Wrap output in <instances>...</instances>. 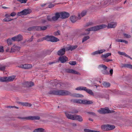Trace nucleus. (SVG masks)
Listing matches in <instances>:
<instances>
[{
  "mask_svg": "<svg viewBox=\"0 0 132 132\" xmlns=\"http://www.w3.org/2000/svg\"><path fill=\"white\" fill-rule=\"evenodd\" d=\"M48 94L59 96H65L70 95L71 96L76 97H84L83 95L75 93L71 95V93L69 91L63 90H51L48 92Z\"/></svg>",
  "mask_w": 132,
  "mask_h": 132,
  "instance_id": "obj_1",
  "label": "nucleus"
},
{
  "mask_svg": "<svg viewBox=\"0 0 132 132\" xmlns=\"http://www.w3.org/2000/svg\"><path fill=\"white\" fill-rule=\"evenodd\" d=\"M106 25H105L101 24L91 27L85 30L86 31H88L86 33H82L81 35H88L89 34V31H96L102 28H106Z\"/></svg>",
  "mask_w": 132,
  "mask_h": 132,
  "instance_id": "obj_2",
  "label": "nucleus"
},
{
  "mask_svg": "<svg viewBox=\"0 0 132 132\" xmlns=\"http://www.w3.org/2000/svg\"><path fill=\"white\" fill-rule=\"evenodd\" d=\"M65 116L69 119L72 120H77L79 121H82L83 119L80 116L77 115H72L69 114L67 113H65Z\"/></svg>",
  "mask_w": 132,
  "mask_h": 132,
  "instance_id": "obj_3",
  "label": "nucleus"
},
{
  "mask_svg": "<svg viewBox=\"0 0 132 132\" xmlns=\"http://www.w3.org/2000/svg\"><path fill=\"white\" fill-rule=\"evenodd\" d=\"M17 118L24 120H39L40 118V117L38 116H30L26 117H18Z\"/></svg>",
  "mask_w": 132,
  "mask_h": 132,
  "instance_id": "obj_4",
  "label": "nucleus"
},
{
  "mask_svg": "<svg viewBox=\"0 0 132 132\" xmlns=\"http://www.w3.org/2000/svg\"><path fill=\"white\" fill-rule=\"evenodd\" d=\"M113 111H111L108 108H101L100 109L97 110V111L100 114H105L107 113H110L113 112Z\"/></svg>",
  "mask_w": 132,
  "mask_h": 132,
  "instance_id": "obj_5",
  "label": "nucleus"
},
{
  "mask_svg": "<svg viewBox=\"0 0 132 132\" xmlns=\"http://www.w3.org/2000/svg\"><path fill=\"white\" fill-rule=\"evenodd\" d=\"M59 15L58 13H55V16H53L52 18L50 16H47V19L48 21H55L57 20L59 18Z\"/></svg>",
  "mask_w": 132,
  "mask_h": 132,
  "instance_id": "obj_6",
  "label": "nucleus"
},
{
  "mask_svg": "<svg viewBox=\"0 0 132 132\" xmlns=\"http://www.w3.org/2000/svg\"><path fill=\"white\" fill-rule=\"evenodd\" d=\"M56 13H58L59 15V18H60L62 19H65L69 16V13L65 12H62L60 13L57 12Z\"/></svg>",
  "mask_w": 132,
  "mask_h": 132,
  "instance_id": "obj_7",
  "label": "nucleus"
},
{
  "mask_svg": "<svg viewBox=\"0 0 132 132\" xmlns=\"http://www.w3.org/2000/svg\"><path fill=\"white\" fill-rule=\"evenodd\" d=\"M80 88L81 90H83L85 91L90 95L93 96L94 95L92 91V90L88 89H87L86 87H85L80 86Z\"/></svg>",
  "mask_w": 132,
  "mask_h": 132,
  "instance_id": "obj_8",
  "label": "nucleus"
},
{
  "mask_svg": "<svg viewBox=\"0 0 132 132\" xmlns=\"http://www.w3.org/2000/svg\"><path fill=\"white\" fill-rule=\"evenodd\" d=\"M12 39L14 41H20L23 39L22 36L20 34H19L16 36L12 38Z\"/></svg>",
  "mask_w": 132,
  "mask_h": 132,
  "instance_id": "obj_9",
  "label": "nucleus"
},
{
  "mask_svg": "<svg viewBox=\"0 0 132 132\" xmlns=\"http://www.w3.org/2000/svg\"><path fill=\"white\" fill-rule=\"evenodd\" d=\"M65 71L68 73H70L77 75H80V73L72 69H66Z\"/></svg>",
  "mask_w": 132,
  "mask_h": 132,
  "instance_id": "obj_10",
  "label": "nucleus"
},
{
  "mask_svg": "<svg viewBox=\"0 0 132 132\" xmlns=\"http://www.w3.org/2000/svg\"><path fill=\"white\" fill-rule=\"evenodd\" d=\"M78 47L77 45H70L69 47H65V50L66 51H72L76 49Z\"/></svg>",
  "mask_w": 132,
  "mask_h": 132,
  "instance_id": "obj_11",
  "label": "nucleus"
},
{
  "mask_svg": "<svg viewBox=\"0 0 132 132\" xmlns=\"http://www.w3.org/2000/svg\"><path fill=\"white\" fill-rule=\"evenodd\" d=\"M68 58L65 56H60L59 58V60L61 62L63 63L68 61Z\"/></svg>",
  "mask_w": 132,
  "mask_h": 132,
  "instance_id": "obj_12",
  "label": "nucleus"
},
{
  "mask_svg": "<svg viewBox=\"0 0 132 132\" xmlns=\"http://www.w3.org/2000/svg\"><path fill=\"white\" fill-rule=\"evenodd\" d=\"M17 103L18 104H20L23 106L30 107L32 106L31 104L28 102H22L18 101L17 102Z\"/></svg>",
  "mask_w": 132,
  "mask_h": 132,
  "instance_id": "obj_13",
  "label": "nucleus"
},
{
  "mask_svg": "<svg viewBox=\"0 0 132 132\" xmlns=\"http://www.w3.org/2000/svg\"><path fill=\"white\" fill-rule=\"evenodd\" d=\"M65 48L61 49L57 52V54L59 55H64L65 51Z\"/></svg>",
  "mask_w": 132,
  "mask_h": 132,
  "instance_id": "obj_14",
  "label": "nucleus"
},
{
  "mask_svg": "<svg viewBox=\"0 0 132 132\" xmlns=\"http://www.w3.org/2000/svg\"><path fill=\"white\" fill-rule=\"evenodd\" d=\"M121 67L127 68L132 69V65L130 64L125 63L121 64Z\"/></svg>",
  "mask_w": 132,
  "mask_h": 132,
  "instance_id": "obj_15",
  "label": "nucleus"
},
{
  "mask_svg": "<svg viewBox=\"0 0 132 132\" xmlns=\"http://www.w3.org/2000/svg\"><path fill=\"white\" fill-rule=\"evenodd\" d=\"M20 49V47L18 46H16L15 47H13L12 48H11V52H14L16 51H19Z\"/></svg>",
  "mask_w": 132,
  "mask_h": 132,
  "instance_id": "obj_16",
  "label": "nucleus"
},
{
  "mask_svg": "<svg viewBox=\"0 0 132 132\" xmlns=\"http://www.w3.org/2000/svg\"><path fill=\"white\" fill-rule=\"evenodd\" d=\"M117 25V23L115 22H111L108 23V28H114Z\"/></svg>",
  "mask_w": 132,
  "mask_h": 132,
  "instance_id": "obj_17",
  "label": "nucleus"
},
{
  "mask_svg": "<svg viewBox=\"0 0 132 132\" xmlns=\"http://www.w3.org/2000/svg\"><path fill=\"white\" fill-rule=\"evenodd\" d=\"M59 39L53 36H51L50 41L52 42H55L59 41Z\"/></svg>",
  "mask_w": 132,
  "mask_h": 132,
  "instance_id": "obj_18",
  "label": "nucleus"
},
{
  "mask_svg": "<svg viewBox=\"0 0 132 132\" xmlns=\"http://www.w3.org/2000/svg\"><path fill=\"white\" fill-rule=\"evenodd\" d=\"M46 131L42 128L36 129L34 130L33 132H46Z\"/></svg>",
  "mask_w": 132,
  "mask_h": 132,
  "instance_id": "obj_19",
  "label": "nucleus"
},
{
  "mask_svg": "<svg viewBox=\"0 0 132 132\" xmlns=\"http://www.w3.org/2000/svg\"><path fill=\"white\" fill-rule=\"evenodd\" d=\"M23 15H26L30 14L31 12V10L30 9H26L23 10Z\"/></svg>",
  "mask_w": 132,
  "mask_h": 132,
  "instance_id": "obj_20",
  "label": "nucleus"
},
{
  "mask_svg": "<svg viewBox=\"0 0 132 132\" xmlns=\"http://www.w3.org/2000/svg\"><path fill=\"white\" fill-rule=\"evenodd\" d=\"M73 102L76 103L83 104V100H82L81 99H73L72 100Z\"/></svg>",
  "mask_w": 132,
  "mask_h": 132,
  "instance_id": "obj_21",
  "label": "nucleus"
},
{
  "mask_svg": "<svg viewBox=\"0 0 132 132\" xmlns=\"http://www.w3.org/2000/svg\"><path fill=\"white\" fill-rule=\"evenodd\" d=\"M70 19L72 22L74 23L77 20L78 18L75 15L72 16H70Z\"/></svg>",
  "mask_w": 132,
  "mask_h": 132,
  "instance_id": "obj_22",
  "label": "nucleus"
},
{
  "mask_svg": "<svg viewBox=\"0 0 132 132\" xmlns=\"http://www.w3.org/2000/svg\"><path fill=\"white\" fill-rule=\"evenodd\" d=\"M26 86L28 87H31L34 85V83L32 81L27 82H25Z\"/></svg>",
  "mask_w": 132,
  "mask_h": 132,
  "instance_id": "obj_23",
  "label": "nucleus"
},
{
  "mask_svg": "<svg viewBox=\"0 0 132 132\" xmlns=\"http://www.w3.org/2000/svg\"><path fill=\"white\" fill-rule=\"evenodd\" d=\"M93 102L92 101H88L87 100H83V104H92Z\"/></svg>",
  "mask_w": 132,
  "mask_h": 132,
  "instance_id": "obj_24",
  "label": "nucleus"
},
{
  "mask_svg": "<svg viewBox=\"0 0 132 132\" xmlns=\"http://www.w3.org/2000/svg\"><path fill=\"white\" fill-rule=\"evenodd\" d=\"M15 77V76H12L9 77H7V81H13Z\"/></svg>",
  "mask_w": 132,
  "mask_h": 132,
  "instance_id": "obj_25",
  "label": "nucleus"
},
{
  "mask_svg": "<svg viewBox=\"0 0 132 132\" xmlns=\"http://www.w3.org/2000/svg\"><path fill=\"white\" fill-rule=\"evenodd\" d=\"M86 14V11H83L81 13L78 15V19H80L81 18L80 16L83 17Z\"/></svg>",
  "mask_w": 132,
  "mask_h": 132,
  "instance_id": "obj_26",
  "label": "nucleus"
},
{
  "mask_svg": "<svg viewBox=\"0 0 132 132\" xmlns=\"http://www.w3.org/2000/svg\"><path fill=\"white\" fill-rule=\"evenodd\" d=\"M102 85L103 86L105 87H109L110 86V84L109 82H104L102 83Z\"/></svg>",
  "mask_w": 132,
  "mask_h": 132,
  "instance_id": "obj_27",
  "label": "nucleus"
},
{
  "mask_svg": "<svg viewBox=\"0 0 132 132\" xmlns=\"http://www.w3.org/2000/svg\"><path fill=\"white\" fill-rule=\"evenodd\" d=\"M94 96H95V97L96 98H102L104 96L102 94H101V93H98L96 94H95V95Z\"/></svg>",
  "mask_w": 132,
  "mask_h": 132,
  "instance_id": "obj_28",
  "label": "nucleus"
},
{
  "mask_svg": "<svg viewBox=\"0 0 132 132\" xmlns=\"http://www.w3.org/2000/svg\"><path fill=\"white\" fill-rule=\"evenodd\" d=\"M111 54L110 53H108L102 55L101 56L102 58H106L108 57L109 56H111Z\"/></svg>",
  "mask_w": 132,
  "mask_h": 132,
  "instance_id": "obj_29",
  "label": "nucleus"
},
{
  "mask_svg": "<svg viewBox=\"0 0 132 132\" xmlns=\"http://www.w3.org/2000/svg\"><path fill=\"white\" fill-rule=\"evenodd\" d=\"M108 129L111 130L114 129L115 128V126L113 125H108Z\"/></svg>",
  "mask_w": 132,
  "mask_h": 132,
  "instance_id": "obj_30",
  "label": "nucleus"
},
{
  "mask_svg": "<svg viewBox=\"0 0 132 132\" xmlns=\"http://www.w3.org/2000/svg\"><path fill=\"white\" fill-rule=\"evenodd\" d=\"M7 77H0V81L3 82L7 81Z\"/></svg>",
  "mask_w": 132,
  "mask_h": 132,
  "instance_id": "obj_31",
  "label": "nucleus"
},
{
  "mask_svg": "<svg viewBox=\"0 0 132 132\" xmlns=\"http://www.w3.org/2000/svg\"><path fill=\"white\" fill-rule=\"evenodd\" d=\"M108 125H104L101 126V129L104 130H106L108 129Z\"/></svg>",
  "mask_w": 132,
  "mask_h": 132,
  "instance_id": "obj_32",
  "label": "nucleus"
},
{
  "mask_svg": "<svg viewBox=\"0 0 132 132\" xmlns=\"http://www.w3.org/2000/svg\"><path fill=\"white\" fill-rule=\"evenodd\" d=\"M26 65L25 69H28L31 68L32 67V65L30 64H25Z\"/></svg>",
  "mask_w": 132,
  "mask_h": 132,
  "instance_id": "obj_33",
  "label": "nucleus"
},
{
  "mask_svg": "<svg viewBox=\"0 0 132 132\" xmlns=\"http://www.w3.org/2000/svg\"><path fill=\"white\" fill-rule=\"evenodd\" d=\"M89 38V36H85L82 39V42L83 43L84 42L87 40Z\"/></svg>",
  "mask_w": 132,
  "mask_h": 132,
  "instance_id": "obj_34",
  "label": "nucleus"
},
{
  "mask_svg": "<svg viewBox=\"0 0 132 132\" xmlns=\"http://www.w3.org/2000/svg\"><path fill=\"white\" fill-rule=\"evenodd\" d=\"M51 36H46L44 37V39L48 41H50Z\"/></svg>",
  "mask_w": 132,
  "mask_h": 132,
  "instance_id": "obj_35",
  "label": "nucleus"
},
{
  "mask_svg": "<svg viewBox=\"0 0 132 132\" xmlns=\"http://www.w3.org/2000/svg\"><path fill=\"white\" fill-rule=\"evenodd\" d=\"M102 71L103 74L105 75H108L109 74V72L106 70V69H103Z\"/></svg>",
  "mask_w": 132,
  "mask_h": 132,
  "instance_id": "obj_36",
  "label": "nucleus"
},
{
  "mask_svg": "<svg viewBox=\"0 0 132 132\" xmlns=\"http://www.w3.org/2000/svg\"><path fill=\"white\" fill-rule=\"evenodd\" d=\"M99 68H102L103 69H107V67L105 65L103 64H101L99 65Z\"/></svg>",
  "mask_w": 132,
  "mask_h": 132,
  "instance_id": "obj_37",
  "label": "nucleus"
},
{
  "mask_svg": "<svg viewBox=\"0 0 132 132\" xmlns=\"http://www.w3.org/2000/svg\"><path fill=\"white\" fill-rule=\"evenodd\" d=\"M118 53L119 55H124L126 57L128 56V55L127 54L125 53L119 51L118 52Z\"/></svg>",
  "mask_w": 132,
  "mask_h": 132,
  "instance_id": "obj_38",
  "label": "nucleus"
},
{
  "mask_svg": "<svg viewBox=\"0 0 132 132\" xmlns=\"http://www.w3.org/2000/svg\"><path fill=\"white\" fill-rule=\"evenodd\" d=\"M34 30H40V26H34Z\"/></svg>",
  "mask_w": 132,
  "mask_h": 132,
  "instance_id": "obj_39",
  "label": "nucleus"
},
{
  "mask_svg": "<svg viewBox=\"0 0 132 132\" xmlns=\"http://www.w3.org/2000/svg\"><path fill=\"white\" fill-rule=\"evenodd\" d=\"M69 64L72 65H75L76 64V61H70L69 62Z\"/></svg>",
  "mask_w": 132,
  "mask_h": 132,
  "instance_id": "obj_40",
  "label": "nucleus"
},
{
  "mask_svg": "<svg viewBox=\"0 0 132 132\" xmlns=\"http://www.w3.org/2000/svg\"><path fill=\"white\" fill-rule=\"evenodd\" d=\"M6 66L4 65H0V70L3 71L5 70Z\"/></svg>",
  "mask_w": 132,
  "mask_h": 132,
  "instance_id": "obj_41",
  "label": "nucleus"
},
{
  "mask_svg": "<svg viewBox=\"0 0 132 132\" xmlns=\"http://www.w3.org/2000/svg\"><path fill=\"white\" fill-rule=\"evenodd\" d=\"M26 66L25 64L20 65L18 66V67L19 68L25 69Z\"/></svg>",
  "mask_w": 132,
  "mask_h": 132,
  "instance_id": "obj_42",
  "label": "nucleus"
},
{
  "mask_svg": "<svg viewBox=\"0 0 132 132\" xmlns=\"http://www.w3.org/2000/svg\"><path fill=\"white\" fill-rule=\"evenodd\" d=\"M47 28V27L45 26L40 27V30H44Z\"/></svg>",
  "mask_w": 132,
  "mask_h": 132,
  "instance_id": "obj_43",
  "label": "nucleus"
},
{
  "mask_svg": "<svg viewBox=\"0 0 132 132\" xmlns=\"http://www.w3.org/2000/svg\"><path fill=\"white\" fill-rule=\"evenodd\" d=\"M60 31L58 30L57 31L55 32L54 33V35L55 36H57L60 35Z\"/></svg>",
  "mask_w": 132,
  "mask_h": 132,
  "instance_id": "obj_44",
  "label": "nucleus"
},
{
  "mask_svg": "<svg viewBox=\"0 0 132 132\" xmlns=\"http://www.w3.org/2000/svg\"><path fill=\"white\" fill-rule=\"evenodd\" d=\"M113 0H109L105 2L104 3L105 4H106L108 3L110 4L113 2Z\"/></svg>",
  "mask_w": 132,
  "mask_h": 132,
  "instance_id": "obj_45",
  "label": "nucleus"
},
{
  "mask_svg": "<svg viewBox=\"0 0 132 132\" xmlns=\"http://www.w3.org/2000/svg\"><path fill=\"white\" fill-rule=\"evenodd\" d=\"M34 26L30 27L28 28L27 30L29 31H32L34 30Z\"/></svg>",
  "mask_w": 132,
  "mask_h": 132,
  "instance_id": "obj_46",
  "label": "nucleus"
},
{
  "mask_svg": "<svg viewBox=\"0 0 132 132\" xmlns=\"http://www.w3.org/2000/svg\"><path fill=\"white\" fill-rule=\"evenodd\" d=\"M7 42L8 45H11L12 44V40L10 39H8L7 40Z\"/></svg>",
  "mask_w": 132,
  "mask_h": 132,
  "instance_id": "obj_47",
  "label": "nucleus"
},
{
  "mask_svg": "<svg viewBox=\"0 0 132 132\" xmlns=\"http://www.w3.org/2000/svg\"><path fill=\"white\" fill-rule=\"evenodd\" d=\"M123 35L125 37L127 38H129L131 37V36L130 35L126 34H124Z\"/></svg>",
  "mask_w": 132,
  "mask_h": 132,
  "instance_id": "obj_48",
  "label": "nucleus"
},
{
  "mask_svg": "<svg viewBox=\"0 0 132 132\" xmlns=\"http://www.w3.org/2000/svg\"><path fill=\"white\" fill-rule=\"evenodd\" d=\"M23 129H30V128L29 126L28 125H25L23 127Z\"/></svg>",
  "mask_w": 132,
  "mask_h": 132,
  "instance_id": "obj_49",
  "label": "nucleus"
},
{
  "mask_svg": "<svg viewBox=\"0 0 132 132\" xmlns=\"http://www.w3.org/2000/svg\"><path fill=\"white\" fill-rule=\"evenodd\" d=\"M19 2L21 3H26L27 1V0H17Z\"/></svg>",
  "mask_w": 132,
  "mask_h": 132,
  "instance_id": "obj_50",
  "label": "nucleus"
},
{
  "mask_svg": "<svg viewBox=\"0 0 132 132\" xmlns=\"http://www.w3.org/2000/svg\"><path fill=\"white\" fill-rule=\"evenodd\" d=\"M17 15L19 16H20L21 15H23V11L21 12H18L17 13Z\"/></svg>",
  "mask_w": 132,
  "mask_h": 132,
  "instance_id": "obj_51",
  "label": "nucleus"
},
{
  "mask_svg": "<svg viewBox=\"0 0 132 132\" xmlns=\"http://www.w3.org/2000/svg\"><path fill=\"white\" fill-rule=\"evenodd\" d=\"M33 38H34L33 36H32L31 37L30 39H29L27 40H26V41L27 42H32V41Z\"/></svg>",
  "mask_w": 132,
  "mask_h": 132,
  "instance_id": "obj_52",
  "label": "nucleus"
},
{
  "mask_svg": "<svg viewBox=\"0 0 132 132\" xmlns=\"http://www.w3.org/2000/svg\"><path fill=\"white\" fill-rule=\"evenodd\" d=\"M105 50L104 49H102L98 51L99 54L102 53L103 52H105Z\"/></svg>",
  "mask_w": 132,
  "mask_h": 132,
  "instance_id": "obj_53",
  "label": "nucleus"
},
{
  "mask_svg": "<svg viewBox=\"0 0 132 132\" xmlns=\"http://www.w3.org/2000/svg\"><path fill=\"white\" fill-rule=\"evenodd\" d=\"M99 54L98 51H96L95 52L92 53V55H95L96 54Z\"/></svg>",
  "mask_w": 132,
  "mask_h": 132,
  "instance_id": "obj_54",
  "label": "nucleus"
},
{
  "mask_svg": "<svg viewBox=\"0 0 132 132\" xmlns=\"http://www.w3.org/2000/svg\"><path fill=\"white\" fill-rule=\"evenodd\" d=\"M125 41V40L122 39H118L117 40H116V41L117 42H123V43H124Z\"/></svg>",
  "mask_w": 132,
  "mask_h": 132,
  "instance_id": "obj_55",
  "label": "nucleus"
},
{
  "mask_svg": "<svg viewBox=\"0 0 132 132\" xmlns=\"http://www.w3.org/2000/svg\"><path fill=\"white\" fill-rule=\"evenodd\" d=\"M55 6L54 4H51L48 5V7L49 8H52Z\"/></svg>",
  "mask_w": 132,
  "mask_h": 132,
  "instance_id": "obj_56",
  "label": "nucleus"
},
{
  "mask_svg": "<svg viewBox=\"0 0 132 132\" xmlns=\"http://www.w3.org/2000/svg\"><path fill=\"white\" fill-rule=\"evenodd\" d=\"M16 14V13L14 12H13L10 15L11 16H15Z\"/></svg>",
  "mask_w": 132,
  "mask_h": 132,
  "instance_id": "obj_57",
  "label": "nucleus"
},
{
  "mask_svg": "<svg viewBox=\"0 0 132 132\" xmlns=\"http://www.w3.org/2000/svg\"><path fill=\"white\" fill-rule=\"evenodd\" d=\"M112 60L111 59H107L105 60V61L106 62L112 61Z\"/></svg>",
  "mask_w": 132,
  "mask_h": 132,
  "instance_id": "obj_58",
  "label": "nucleus"
},
{
  "mask_svg": "<svg viewBox=\"0 0 132 132\" xmlns=\"http://www.w3.org/2000/svg\"><path fill=\"white\" fill-rule=\"evenodd\" d=\"M92 130L87 129H84V131L85 132H90Z\"/></svg>",
  "mask_w": 132,
  "mask_h": 132,
  "instance_id": "obj_59",
  "label": "nucleus"
},
{
  "mask_svg": "<svg viewBox=\"0 0 132 132\" xmlns=\"http://www.w3.org/2000/svg\"><path fill=\"white\" fill-rule=\"evenodd\" d=\"M88 113L90 114H92L94 116H96V114L94 112H88Z\"/></svg>",
  "mask_w": 132,
  "mask_h": 132,
  "instance_id": "obj_60",
  "label": "nucleus"
},
{
  "mask_svg": "<svg viewBox=\"0 0 132 132\" xmlns=\"http://www.w3.org/2000/svg\"><path fill=\"white\" fill-rule=\"evenodd\" d=\"M113 72V70L112 69H111L110 70V73L111 74V75H112Z\"/></svg>",
  "mask_w": 132,
  "mask_h": 132,
  "instance_id": "obj_61",
  "label": "nucleus"
},
{
  "mask_svg": "<svg viewBox=\"0 0 132 132\" xmlns=\"http://www.w3.org/2000/svg\"><path fill=\"white\" fill-rule=\"evenodd\" d=\"M6 107L7 108H14V106H7Z\"/></svg>",
  "mask_w": 132,
  "mask_h": 132,
  "instance_id": "obj_62",
  "label": "nucleus"
},
{
  "mask_svg": "<svg viewBox=\"0 0 132 132\" xmlns=\"http://www.w3.org/2000/svg\"><path fill=\"white\" fill-rule=\"evenodd\" d=\"M92 22H90L87 23L85 26H88L90 25H91L92 24Z\"/></svg>",
  "mask_w": 132,
  "mask_h": 132,
  "instance_id": "obj_63",
  "label": "nucleus"
},
{
  "mask_svg": "<svg viewBox=\"0 0 132 132\" xmlns=\"http://www.w3.org/2000/svg\"><path fill=\"white\" fill-rule=\"evenodd\" d=\"M9 18H8V19L4 18L3 19V20L4 21H5L8 22V21H9Z\"/></svg>",
  "mask_w": 132,
  "mask_h": 132,
  "instance_id": "obj_64",
  "label": "nucleus"
}]
</instances>
